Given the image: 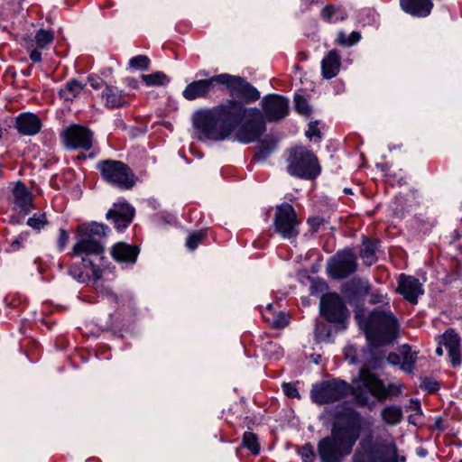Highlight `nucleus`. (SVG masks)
I'll return each instance as SVG.
<instances>
[{"label":"nucleus","instance_id":"1","mask_svg":"<svg viewBox=\"0 0 462 462\" xmlns=\"http://www.w3.org/2000/svg\"><path fill=\"white\" fill-rule=\"evenodd\" d=\"M193 124L206 138L215 141L226 139L240 125L236 138L245 143L255 141L264 130L260 110L247 108L236 101L219 105L212 111L197 113Z\"/></svg>","mask_w":462,"mask_h":462},{"label":"nucleus","instance_id":"2","mask_svg":"<svg viewBox=\"0 0 462 462\" xmlns=\"http://www.w3.org/2000/svg\"><path fill=\"white\" fill-rule=\"evenodd\" d=\"M359 426L349 413L346 421L334 423L331 435L319 440L318 452L322 462H342L344 457L349 455L353 446L359 438Z\"/></svg>","mask_w":462,"mask_h":462},{"label":"nucleus","instance_id":"3","mask_svg":"<svg viewBox=\"0 0 462 462\" xmlns=\"http://www.w3.org/2000/svg\"><path fill=\"white\" fill-rule=\"evenodd\" d=\"M225 85L232 95L245 100H256L260 94L256 88L245 81L242 78L229 74H220L208 79H201L189 84L183 91V97L188 100L205 97L216 85Z\"/></svg>","mask_w":462,"mask_h":462},{"label":"nucleus","instance_id":"4","mask_svg":"<svg viewBox=\"0 0 462 462\" xmlns=\"http://www.w3.org/2000/svg\"><path fill=\"white\" fill-rule=\"evenodd\" d=\"M356 318L362 329L365 331L366 338L374 346L391 343L397 336V320L388 310H374L368 320H363L360 313Z\"/></svg>","mask_w":462,"mask_h":462},{"label":"nucleus","instance_id":"5","mask_svg":"<svg viewBox=\"0 0 462 462\" xmlns=\"http://www.w3.org/2000/svg\"><path fill=\"white\" fill-rule=\"evenodd\" d=\"M362 451H358L353 457V462H402L403 457L397 455V447L393 442L375 441L371 438L364 439L360 442Z\"/></svg>","mask_w":462,"mask_h":462},{"label":"nucleus","instance_id":"6","mask_svg":"<svg viewBox=\"0 0 462 462\" xmlns=\"http://www.w3.org/2000/svg\"><path fill=\"white\" fill-rule=\"evenodd\" d=\"M287 170L293 176L310 180L319 174L320 167L310 151L304 147H296L290 153Z\"/></svg>","mask_w":462,"mask_h":462},{"label":"nucleus","instance_id":"7","mask_svg":"<svg viewBox=\"0 0 462 462\" xmlns=\"http://www.w3.org/2000/svg\"><path fill=\"white\" fill-rule=\"evenodd\" d=\"M103 179L123 189L134 185V177L126 164L120 161L106 160L97 164Z\"/></svg>","mask_w":462,"mask_h":462},{"label":"nucleus","instance_id":"8","mask_svg":"<svg viewBox=\"0 0 462 462\" xmlns=\"http://www.w3.org/2000/svg\"><path fill=\"white\" fill-rule=\"evenodd\" d=\"M355 394L358 397L357 390L362 383L371 394L379 400L386 399L390 396L398 395L401 393L402 385L389 384L385 386L382 380L378 379L374 374L370 373L366 368H363L359 372V379L354 380Z\"/></svg>","mask_w":462,"mask_h":462},{"label":"nucleus","instance_id":"9","mask_svg":"<svg viewBox=\"0 0 462 462\" xmlns=\"http://www.w3.org/2000/svg\"><path fill=\"white\" fill-rule=\"evenodd\" d=\"M349 392V387L341 381H328L316 384L311 390L313 402L323 404L337 401L345 397Z\"/></svg>","mask_w":462,"mask_h":462},{"label":"nucleus","instance_id":"10","mask_svg":"<svg viewBox=\"0 0 462 462\" xmlns=\"http://www.w3.org/2000/svg\"><path fill=\"white\" fill-rule=\"evenodd\" d=\"M299 222L293 208L282 204L276 208L274 218L275 231L283 238L291 239L298 235Z\"/></svg>","mask_w":462,"mask_h":462},{"label":"nucleus","instance_id":"11","mask_svg":"<svg viewBox=\"0 0 462 462\" xmlns=\"http://www.w3.org/2000/svg\"><path fill=\"white\" fill-rule=\"evenodd\" d=\"M356 269V255L351 250H345L330 260L328 271L333 278H346Z\"/></svg>","mask_w":462,"mask_h":462},{"label":"nucleus","instance_id":"12","mask_svg":"<svg viewBox=\"0 0 462 462\" xmlns=\"http://www.w3.org/2000/svg\"><path fill=\"white\" fill-rule=\"evenodd\" d=\"M63 143L71 149L82 148L88 150L92 146V133L80 125H71L61 134Z\"/></svg>","mask_w":462,"mask_h":462},{"label":"nucleus","instance_id":"13","mask_svg":"<svg viewBox=\"0 0 462 462\" xmlns=\"http://www.w3.org/2000/svg\"><path fill=\"white\" fill-rule=\"evenodd\" d=\"M320 311L330 322L342 321L346 314V309L338 295L328 293L320 300Z\"/></svg>","mask_w":462,"mask_h":462},{"label":"nucleus","instance_id":"14","mask_svg":"<svg viewBox=\"0 0 462 462\" xmlns=\"http://www.w3.org/2000/svg\"><path fill=\"white\" fill-rule=\"evenodd\" d=\"M263 110L267 120H281L288 114V100L280 96H268L263 100Z\"/></svg>","mask_w":462,"mask_h":462},{"label":"nucleus","instance_id":"15","mask_svg":"<svg viewBox=\"0 0 462 462\" xmlns=\"http://www.w3.org/2000/svg\"><path fill=\"white\" fill-rule=\"evenodd\" d=\"M442 346L448 350L453 366L460 365V339L453 330H448L442 335L436 349L438 356L443 355Z\"/></svg>","mask_w":462,"mask_h":462},{"label":"nucleus","instance_id":"16","mask_svg":"<svg viewBox=\"0 0 462 462\" xmlns=\"http://www.w3.org/2000/svg\"><path fill=\"white\" fill-rule=\"evenodd\" d=\"M134 215V209L125 203L114 204L106 213V218L111 219L116 229L125 228L131 222Z\"/></svg>","mask_w":462,"mask_h":462},{"label":"nucleus","instance_id":"17","mask_svg":"<svg viewBox=\"0 0 462 462\" xmlns=\"http://www.w3.org/2000/svg\"><path fill=\"white\" fill-rule=\"evenodd\" d=\"M398 291L411 303H416L418 296L423 293L421 284L418 279L404 275L400 277Z\"/></svg>","mask_w":462,"mask_h":462},{"label":"nucleus","instance_id":"18","mask_svg":"<svg viewBox=\"0 0 462 462\" xmlns=\"http://www.w3.org/2000/svg\"><path fill=\"white\" fill-rule=\"evenodd\" d=\"M14 208L27 214L32 208V195L22 181H17L13 189Z\"/></svg>","mask_w":462,"mask_h":462},{"label":"nucleus","instance_id":"19","mask_svg":"<svg viewBox=\"0 0 462 462\" xmlns=\"http://www.w3.org/2000/svg\"><path fill=\"white\" fill-rule=\"evenodd\" d=\"M401 8L407 14L418 16H428L433 7L431 0H400Z\"/></svg>","mask_w":462,"mask_h":462},{"label":"nucleus","instance_id":"20","mask_svg":"<svg viewBox=\"0 0 462 462\" xmlns=\"http://www.w3.org/2000/svg\"><path fill=\"white\" fill-rule=\"evenodd\" d=\"M103 251V245L98 243L97 239H92L79 234L78 236V242L73 246V254L75 255H79L81 254H100Z\"/></svg>","mask_w":462,"mask_h":462},{"label":"nucleus","instance_id":"21","mask_svg":"<svg viewBox=\"0 0 462 462\" xmlns=\"http://www.w3.org/2000/svg\"><path fill=\"white\" fill-rule=\"evenodd\" d=\"M18 131L25 135H33L37 134L42 127L41 120L33 114L21 115L16 119Z\"/></svg>","mask_w":462,"mask_h":462},{"label":"nucleus","instance_id":"22","mask_svg":"<svg viewBox=\"0 0 462 462\" xmlns=\"http://www.w3.org/2000/svg\"><path fill=\"white\" fill-rule=\"evenodd\" d=\"M322 74L325 79L334 78L340 67V60L337 51H330L328 55L323 59L322 63Z\"/></svg>","mask_w":462,"mask_h":462},{"label":"nucleus","instance_id":"23","mask_svg":"<svg viewBox=\"0 0 462 462\" xmlns=\"http://www.w3.org/2000/svg\"><path fill=\"white\" fill-rule=\"evenodd\" d=\"M138 251L125 243H117L113 246L112 255L119 262H134Z\"/></svg>","mask_w":462,"mask_h":462},{"label":"nucleus","instance_id":"24","mask_svg":"<svg viewBox=\"0 0 462 462\" xmlns=\"http://www.w3.org/2000/svg\"><path fill=\"white\" fill-rule=\"evenodd\" d=\"M102 99L105 101V105L108 107L120 106L125 104L122 92L116 88L111 86H106L102 92Z\"/></svg>","mask_w":462,"mask_h":462},{"label":"nucleus","instance_id":"25","mask_svg":"<svg viewBox=\"0 0 462 462\" xmlns=\"http://www.w3.org/2000/svg\"><path fill=\"white\" fill-rule=\"evenodd\" d=\"M106 229L107 226L94 222L89 225L80 226L78 228V233L89 238L97 239L105 236Z\"/></svg>","mask_w":462,"mask_h":462},{"label":"nucleus","instance_id":"26","mask_svg":"<svg viewBox=\"0 0 462 462\" xmlns=\"http://www.w3.org/2000/svg\"><path fill=\"white\" fill-rule=\"evenodd\" d=\"M376 241L373 242L368 239H365L363 243V247L360 251V256L363 259L365 264L371 265L375 263V249H376Z\"/></svg>","mask_w":462,"mask_h":462},{"label":"nucleus","instance_id":"27","mask_svg":"<svg viewBox=\"0 0 462 462\" xmlns=\"http://www.w3.org/2000/svg\"><path fill=\"white\" fill-rule=\"evenodd\" d=\"M381 416L386 424L395 425L402 420V411L398 406H388L382 411Z\"/></svg>","mask_w":462,"mask_h":462},{"label":"nucleus","instance_id":"28","mask_svg":"<svg viewBox=\"0 0 462 462\" xmlns=\"http://www.w3.org/2000/svg\"><path fill=\"white\" fill-rule=\"evenodd\" d=\"M142 79L149 87L163 86L169 82V78L162 72L142 75Z\"/></svg>","mask_w":462,"mask_h":462},{"label":"nucleus","instance_id":"29","mask_svg":"<svg viewBox=\"0 0 462 462\" xmlns=\"http://www.w3.org/2000/svg\"><path fill=\"white\" fill-rule=\"evenodd\" d=\"M84 89V86L77 80L69 82L65 88L60 90V96L69 100L76 97Z\"/></svg>","mask_w":462,"mask_h":462},{"label":"nucleus","instance_id":"30","mask_svg":"<svg viewBox=\"0 0 462 462\" xmlns=\"http://www.w3.org/2000/svg\"><path fill=\"white\" fill-rule=\"evenodd\" d=\"M34 39L37 48L44 49L47 45L53 42L54 32L51 30L41 29L36 32Z\"/></svg>","mask_w":462,"mask_h":462},{"label":"nucleus","instance_id":"31","mask_svg":"<svg viewBox=\"0 0 462 462\" xmlns=\"http://www.w3.org/2000/svg\"><path fill=\"white\" fill-rule=\"evenodd\" d=\"M402 369L408 373L411 372L413 365L416 362V353L412 352L410 347L403 346L402 349Z\"/></svg>","mask_w":462,"mask_h":462},{"label":"nucleus","instance_id":"32","mask_svg":"<svg viewBox=\"0 0 462 462\" xmlns=\"http://www.w3.org/2000/svg\"><path fill=\"white\" fill-rule=\"evenodd\" d=\"M360 40V34L357 32H352L349 36L343 32H338L337 42L342 46H351Z\"/></svg>","mask_w":462,"mask_h":462},{"label":"nucleus","instance_id":"33","mask_svg":"<svg viewBox=\"0 0 462 462\" xmlns=\"http://www.w3.org/2000/svg\"><path fill=\"white\" fill-rule=\"evenodd\" d=\"M243 442L245 447L251 450L252 453L258 454L260 449L259 444L256 436L253 432H245L244 434Z\"/></svg>","mask_w":462,"mask_h":462},{"label":"nucleus","instance_id":"34","mask_svg":"<svg viewBox=\"0 0 462 462\" xmlns=\"http://www.w3.org/2000/svg\"><path fill=\"white\" fill-rule=\"evenodd\" d=\"M294 102H295V107H296V110L298 111V113H300L303 116L310 115V107L307 100L304 97H302L300 96H296L294 97Z\"/></svg>","mask_w":462,"mask_h":462},{"label":"nucleus","instance_id":"35","mask_svg":"<svg viewBox=\"0 0 462 462\" xmlns=\"http://www.w3.org/2000/svg\"><path fill=\"white\" fill-rule=\"evenodd\" d=\"M150 60L144 55H138L132 58L129 64L132 68L146 69L149 66Z\"/></svg>","mask_w":462,"mask_h":462},{"label":"nucleus","instance_id":"36","mask_svg":"<svg viewBox=\"0 0 462 462\" xmlns=\"http://www.w3.org/2000/svg\"><path fill=\"white\" fill-rule=\"evenodd\" d=\"M264 319L270 323V325L273 328H282L288 323V321L285 318V315L282 313H280L277 317H274L273 319H271L270 317H267L266 314H264Z\"/></svg>","mask_w":462,"mask_h":462},{"label":"nucleus","instance_id":"37","mask_svg":"<svg viewBox=\"0 0 462 462\" xmlns=\"http://www.w3.org/2000/svg\"><path fill=\"white\" fill-rule=\"evenodd\" d=\"M351 285L353 286L355 292L357 294L367 293L370 289V286H369L367 281L361 280V279L353 280L351 282Z\"/></svg>","mask_w":462,"mask_h":462},{"label":"nucleus","instance_id":"38","mask_svg":"<svg viewBox=\"0 0 462 462\" xmlns=\"http://www.w3.org/2000/svg\"><path fill=\"white\" fill-rule=\"evenodd\" d=\"M205 234L204 232H195L189 235V236L187 239L186 245L189 249L194 250L197 248L199 243L202 240Z\"/></svg>","mask_w":462,"mask_h":462},{"label":"nucleus","instance_id":"39","mask_svg":"<svg viewBox=\"0 0 462 462\" xmlns=\"http://www.w3.org/2000/svg\"><path fill=\"white\" fill-rule=\"evenodd\" d=\"M47 223L45 215H34L33 217H30L27 221L28 226L35 228L40 229Z\"/></svg>","mask_w":462,"mask_h":462},{"label":"nucleus","instance_id":"40","mask_svg":"<svg viewBox=\"0 0 462 462\" xmlns=\"http://www.w3.org/2000/svg\"><path fill=\"white\" fill-rule=\"evenodd\" d=\"M303 462H311L315 457L312 447L309 444L302 447L300 451Z\"/></svg>","mask_w":462,"mask_h":462},{"label":"nucleus","instance_id":"41","mask_svg":"<svg viewBox=\"0 0 462 462\" xmlns=\"http://www.w3.org/2000/svg\"><path fill=\"white\" fill-rule=\"evenodd\" d=\"M283 391L285 394L290 398H299L297 389L291 383H283Z\"/></svg>","mask_w":462,"mask_h":462},{"label":"nucleus","instance_id":"42","mask_svg":"<svg viewBox=\"0 0 462 462\" xmlns=\"http://www.w3.org/2000/svg\"><path fill=\"white\" fill-rule=\"evenodd\" d=\"M68 240H69L68 233L65 230L60 229V237H59V247L60 250H63L65 248V245H66Z\"/></svg>","mask_w":462,"mask_h":462},{"label":"nucleus","instance_id":"43","mask_svg":"<svg viewBox=\"0 0 462 462\" xmlns=\"http://www.w3.org/2000/svg\"><path fill=\"white\" fill-rule=\"evenodd\" d=\"M306 135H307L308 138L312 139L313 136H319V131L316 127V125L311 123L309 125V130L306 132Z\"/></svg>","mask_w":462,"mask_h":462},{"label":"nucleus","instance_id":"44","mask_svg":"<svg viewBox=\"0 0 462 462\" xmlns=\"http://www.w3.org/2000/svg\"><path fill=\"white\" fill-rule=\"evenodd\" d=\"M323 223L324 220L320 217H313L309 219V224L310 225L313 231H316Z\"/></svg>","mask_w":462,"mask_h":462},{"label":"nucleus","instance_id":"45","mask_svg":"<svg viewBox=\"0 0 462 462\" xmlns=\"http://www.w3.org/2000/svg\"><path fill=\"white\" fill-rule=\"evenodd\" d=\"M383 301V295L382 293L374 292L371 293L369 302L372 304H376Z\"/></svg>","mask_w":462,"mask_h":462},{"label":"nucleus","instance_id":"46","mask_svg":"<svg viewBox=\"0 0 462 462\" xmlns=\"http://www.w3.org/2000/svg\"><path fill=\"white\" fill-rule=\"evenodd\" d=\"M30 59L34 62H40L42 60V54L38 49H33L31 51Z\"/></svg>","mask_w":462,"mask_h":462},{"label":"nucleus","instance_id":"47","mask_svg":"<svg viewBox=\"0 0 462 462\" xmlns=\"http://www.w3.org/2000/svg\"><path fill=\"white\" fill-rule=\"evenodd\" d=\"M335 13V7L332 5H328L323 8L322 10V15L324 18H330L333 14Z\"/></svg>","mask_w":462,"mask_h":462},{"label":"nucleus","instance_id":"48","mask_svg":"<svg viewBox=\"0 0 462 462\" xmlns=\"http://www.w3.org/2000/svg\"><path fill=\"white\" fill-rule=\"evenodd\" d=\"M88 81L90 82L91 87L95 89L99 88L103 84V81L98 78L90 77L88 78Z\"/></svg>","mask_w":462,"mask_h":462},{"label":"nucleus","instance_id":"49","mask_svg":"<svg viewBox=\"0 0 462 462\" xmlns=\"http://www.w3.org/2000/svg\"><path fill=\"white\" fill-rule=\"evenodd\" d=\"M92 275L96 280H98L102 276V271L97 266H92Z\"/></svg>","mask_w":462,"mask_h":462},{"label":"nucleus","instance_id":"50","mask_svg":"<svg viewBox=\"0 0 462 462\" xmlns=\"http://www.w3.org/2000/svg\"><path fill=\"white\" fill-rule=\"evenodd\" d=\"M424 388L426 390H428L429 392H434L438 389V384L437 383H424Z\"/></svg>","mask_w":462,"mask_h":462},{"label":"nucleus","instance_id":"51","mask_svg":"<svg viewBox=\"0 0 462 462\" xmlns=\"http://www.w3.org/2000/svg\"><path fill=\"white\" fill-rule=\"evenodd\" d=\"M388 362L396 365L399 363V356L396 354H390L388 356Z\"/></svg>","mask_w":462,"mask_h":462},{"label":"nucleus","instance_id":"52","mask_svg":"<svg viewBox=\"0 0 462 462\" xmlns=\"http://www.w3.org/2000/svg\"><path fill=\"white\" fill-rule=\"evenodd\" d=\"M128 84H129V86H131L134 88H138V81L136 79H128Z\"/></svg>","mask_w":462,"mask_h":462},{"label":"nucleus","instance_id":"53","mask_svg":"<svg viewBox=\"0 0 462 462\" xmlns=\"http://www.w3.org/2000/svg\"><path fill=\"white\" fill-rule=\"evenodd\" d=\"M272 308H273L272 304H268L267 307H266V310L267 311H271Z\"/></svg>","mask_w":462,"mask_h":462},{"label":"nucleus","instance_id":"54","mask_svg":"<svg viewBox=\"0 0 462 462\" xmlns=\"http://www.w3.org/2000/svg\"><path fill=\"white\" fill-rule=\"evenodd\" d=\"M344 191H345L346 193H351V189H344Z\"/></svg>","mask_w":462,"mask_h":462},{"label":"nucleus","instance_id":"55","mask_svg":"<svg viewBox=\"0 0 462 462\" xmlns=\"http://www.w3.org/2000/svg\"><path fill=\"white\" fill-rule=\"evenodd\" d=\"M460 462H462V460Z\"/></svg>","mask_w":462,"mask_h":462}]
</instances>
